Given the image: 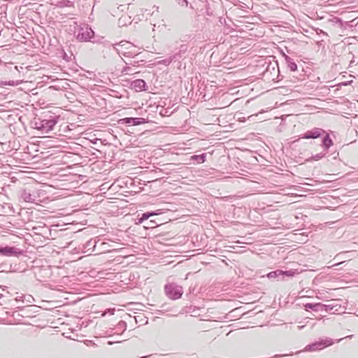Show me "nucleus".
<instances>
[{"label": "nucleus", "mask_w": 358, "mask_h": 358, "mask_svg": "<svg viewBox=\"0 0 358 358\" xmlns=\"http://www.w3.org/2000/svg\"><path fill=\"white\" fill-rule=\"evenodd\" d=\"M59 116L48 112L40 117H36L31 121V127L40 131L41 134H46L52 131L57 124Z\"/></svg>", "instance_id": "1"}, {"label": "nucleus", "mask_w": 358, "mask_h": 358, "mask_svg": "<svg viewBox=\"0 0 358 358\" xmlns=\"http://www.w3.org/2000/svg\"><path fill=\"white\" fill-rule=\"evenodd\" d=\"M113 48L120 56L134 57L140 53L134 45L127 41H122L120 43H115L113 45Z\"/></svg>", "instance_id": "2"}, {"label": "nucleus", "mask_w": 358, "mask_h": 358, "mask_svg": "<svg viewBox=\"0 0 358 358\" xmlns=\"http://www.w3.org/2000/svg\"><path fill=\"white\" fill-rule=\"evenodd\" d=\"M183 287L175 282H168L164 285L165 295L171 300L180 299L183 294Z\"/></svg>", "instance_id": "3"}, {"label": "nucleus", "mask_w": 358, "mask_h": 358, "mask_svg": "<svg viewBox=\"0 0 358 358\" xmlns=\"http://www.w3.org/2000/svg\"><path fill=\"white\" fill-rule=\"evenodd\" d=\"M324 310L331 314H341L345 312L346 307L341 304V300H331L329 304H323Z\"/></svg>", "instance_id": "4"}, {"label": "nucleus", "mask_w": 358, "mask_h": 358, "mask_svg": "<svg viewBox=\"0 0 358 358\" xmlns=\"http://www.w3.org/2000/svg\"><path fill=\"white\" fill-rule=\"evenodd\" d=\"M94 36V32L87 24H84L78 29L77 39L80 41H89Z\"/></svg>", "instance_id": "5"}, {"label": "nucleus", "mask_w": 358, "mask_h": 358, "mask_svg": "<svg viewBox=\"0 0 358 358\" xmlns=\"http://www.w3.org/2000/svg\"><path fill=\"white\" fill-rule=\"evenodd\" d=\"M24 251L14 246H0V256L3 257H20L23 255Z\"/></svg>", "instance_id": "6"}, {"label": "nucleus", "mask_w": 358, "mask_h": 358, "mask_svg": "<svg viewBox=\"0 0 358 358\" xmlns=\"http://www.w3.org/2000/svg\"><path fill=\"white\" fill-rule=\"evenodd\" d=\"M333 341L330 338L325 340H321L320 341L315 342L312 344L308 345L306 347V351H317L324 349L326 347L330 346L333 344Z\"/></svg>", "instance_id": "7"}, {"label": "nucleus", "mask_w": 358, "mask_h": 358, "mask_svg": "<svg viewBox=\"0 0 358 358\" xmlns=\"http://www.w3.org/2000/svg\"><path fill=\"white\" fill-rule=\"evenodd\" d=\"M20 199L27 203H36L38 201V195L35 192H31L30 189H23L20 192Z\"/></svg>", "instance_id": "8"}, {"label": "nucleus", "mask_w": 358, "mask_h": 358, "mask_svg": "<svg viewBox=\"0 0 358 358\" xmlns=\"http://www.w3.org/2000/svg\"><path fill=\"white\" fill-rule=\"evenodd\" d=\"M326 131L321 128H314L308 130L301 135V138L304 139H315L323 136Z\"/></svg>", "instance_id": "9"}, {"label": "nucleus", "mask_w": 358, "mask_h": 358, "mask_svg": "<svg viewBox=\"0 0 358 358\" xmlns=\"http://www.w3.org/2000/svg\"><path fill=\"white\" fill-rule=\"evenodd\" d=\"M120 121L122 123L133 126L143 124L148 122V121L143 117H125L120 120Z\"/></svg>", "instance_id": "10"}, {"label": "nucleus", "mask_w": 358, "mask_h": 358, "mask_svg": "<svg viewBox=\"0 0 358 358\" xmlns=\"http://www.w3.org/2000/svg\"><path fill=\"white\" fill-rule=\"evenodd\" d=\"M131 87L136 92L147 90V84L143 79H136L131 82Z\"/></svg>", "instance_id": "11"}, {"label": "nucleus", "mask_w": 358, "mask_h": 358, "mask_svg": "<svg viewBox=\"0 0 358 358\" xmlns=\"http://www.w3.org/2000/svg\"><path fill=\"white\" fill-rule=\"evenodd\" d=\"M162 213L159 210L155 212H146L142 214L141 217L137 219L136 224H142L143 222L148 220L152 216L160 215Z\"/></svg>", "instance_id": "12"}, {"label": "nucleus", "mask_w": 358, "mask_h": 358, "mask_svg": "<svg viewBox=\"0 0 358 358\" xmlns=\"http://www.w3.org/2000/svg\"><path fill=\"white\" fill-rule=\"evenodd\" d=\"M304 309L307 311L309 310H312L315 312L324 310L323 304L321 303H307L304 305Z\"/></svg>", "instance_id": "13"}, {"label": "nucleus", "mask_w": 358, "mask_h": 358, "mask_svg": "<svg viewBox=\"0 0 358 358\" xmlns=\"http://www.w3.org/2000/svg\"><path fill=\"white\" fill-rule=\"evenodd\" d=\"M283 57L286 62L287 68L291 71H296L297 70V65L295 63V62L294 61V59L292 58L289 57V56H287V55H285V53H283Z\"/></svg>", "instance_id": "14"}, {"label": "nucleus", "mask_w": 358, "mask_h": 358, "mask_svg": "<svg viewBox=\"0 0 358 358\" xmlns=\"http://www.w3.org/2000/svg\"><path fill=\"white\" fill-rule=\"evenodd\" d=\"M322 137V146L325 150H327L333 145V141L331 139L329 134L327 132Z\"/></svg>", "instance_id": "15"}, {"label": "nucleus", "mask_w": 358, "mask_h": 358, "mask_svg": "<svg viewBox=\"0 0 358 358\" xmlns=\"http://www.w3.org/2000/svg\"><path fill=\"white\" fill-rule=\"evenodd\" d=\"M281 275H282V270H275L274 271H271L270 273H268L267 274V277L269 278V279H271V278H277L278 280H281Z\"/></svg>", "instance_id": "16"}, {"label": "nucleus", "mask_w": 358, "mask_h": 358, "mask_svg": "<svg viewBox=\"0 0 358 358\" xmlns=\"http://www.w3.org/2000/svg\"><path fill=\"white\" fill-rule=\"evenodd\" d=\"M206 154L202 153L201 155H194L191 157L192 160L196 161L198 164L203 163L206 161Z\"/></svg>", "instance_id": "17"}, {"label": "nucleus", "mask_w": 358, "mask_h": 358, "mask_svg": "<svg viewBox=\"0 0 358 358\" xmlns=\"http://www.w3.org/2000/svg\"><path fill=\"white\" fill-rule=\"evenodd\" d=\"M177 54L170 56L168 58L159 61L158 64H163L164 66H169L176 58Z\"/></svg>", "instance_id": "18"}, {"label": "nucleus", "mask_w": 358, "mask_h": 358, "mask_svg": "<svg viewBox=\"0 0 358 358\" xmlns=\"http://www.w3.org/2000/svg\"><path fill=\"white\" fill-rule=\"evenodd\" d=\"M296 273H298V272L296 270L282 271L281 279L283 280L285 276L289 278L293 277Z\"/></svg>", "instance_id": "19"}, {"label": "nucleus", "mask_w": 358, "mask_h": 358, "mask_svg": "<svg viewBox=\"0 0 358 358\" xmlns=\"http://www.w3.org/2000/svg\"><path fill=\"white\" fill-rule=\"evenodd\" d=\"M326 154H327V152L318 153V154L313 155L310 158L307 159L306 161L312 162L313 160H315V161L320 160V159H322L326 155Z\"/></svg>", "instance_id": "20"}, {"label": "nucleus", "mask_w": 358, "mask_h": 358, "mask_svg": "<svg viewBox=\"0 0 358 358\" xmlns=\"http://www.w3.org/2000/svg\"><path fill=\"white\" fill-rule=\"evenodd\" d=\"M122 60L126 64V66L122 69V73L124 74H129L131 71V67L129 63L126 62L122 58Z\"/></svg>", "instance_id": "21"}, {"label": "nucleus", "mask_w": 358, "mask_h": 358, "mask_svg": "<svg viewBox=\"0 0 358 358\" xmlns=\"http://www.w3.org/2000/svg\"><path fill=\"white\" fill-rule=\"evenodd\" d=\"M158 224L156 223V222L153 220H150L149 222H147L146 225L144 226L145 229H152L155 228Z\"/></svg>", "instance_id": "22"}, {"label": "nucleus", "mask_w": 358, "mask_h": 358, "mask_svg": "<svg viewBox=\"0 0 358 358\" xmlns=\"http://www.w3.org/2000/svg\"><path fill=\"white\" fill-rule=\"evenodd\" d=\"M348 253H349V252H340L338 254H337L334 259H336L338 260H341V259H343L344 258H346V257H344V256H346L348 255Z\"/></svg>", "instance_id": "23"}, {"label": "nucleus", "mask_w": 358, "mask_h": 358, "mask_svg": "<svg viewBox=\"0 0 358 358\" xmlns=\"http://www.w3.org/2000/svg\"><path fill=\"white\" fill-rule=\"evenodd\" d=\"M177 3L182 6V7H187L188 6V1L187 0H176Z\"/></svg>", "instance_id": "24"}, {"label": "nucleus", "mask_w": 358, "mask_h": 358, "mask_svg": "<svg viewBox=\"0 0 358 358\" xmlns=\"http://www.w3.org/2000/svg\"><path fill=\"white\" fill-rule=\"evenodd\" d=\"M117 328L119 329H123V330L124 331L126 329H127V324L124 321H120L118 324H117Z\"/></svg>", "instance_id": "25"}, {"label": "nucleus", "mask_w": 358, "mask_h": 358, "mask_svg": "<svg viewBox=\"0 0 358 358\" xmlns=\"http://www.w3.org/2000/svg\"><path fill=\"white\" fill-rule=\"evenodd\" d=\"M5 85L13 86V85H15L16 84L15 83L14 81H9L8 83H6Z\"/></svg>", "instance_id": "26"}, {"label": "nucleus", "mask_w": 358, "mask_h": 358, "mask_svg": "<svg viewBox=\"0 0 358 358\" xmlns=\"http://www.w3.org/2000/svg\"><path fill=\"white\" fill-rule=\"evenodd\" d=\"M23 298H24V296H21L17 297V298H16V301H23Z\"/></svg>", "instance_id": "27"}, {"label": "nucleus", "mask_w": 358, "mask_h": 358, "mask_svg": "<svg viewBox=\"0 0 358 358\" xmlns=\"http://www.w3.org/2000/svg\"><path fill=\"white\" fill-rule=\"evenodd\" d=\"M344 262H345V261H342V262H338V263H336V264H334L333 266H338V265H340V264H343Z\"/></svg>", "instance_id": "28"}, {"label": "nucleus", "mask_w": 358, "mask_h": 358, "mask_svg": "<svg viewBox=\"0 0 358 358\" xmlns=\"http://www.w3.org/2000/svg\"><path fill=\"white\" fill-rule=\"evenodd\" d=\"M137 64H138V62H134V63H132V62L129 63L130 65H133L134 66H136Z\"/></svg>", "instance_id": "29"}, {"label": "nucleus", "mask_w": 358, "mask_h": 358, "mask_svg": "<svg viewBox=\"0 0 358 358\" xmlns=\"http://www.w3.org/2000/svg\"><path fill=\"white\" fill-rule=\"evenodd\" d=\"M151 357V355H146V356H143V357H141L140 358H148V357Z\"/></svg>", "instance_id": "30"}, {"label": "nucleus", "mask_w": 358, "mask_h": 358, "mask_svg": "<svg viewBox=\"0 0 358 358\" xmlns=\"http://www.w3.org/2000/svg\"><path fill=\"white\" fill-rule=\"evenodd\" d=\"M304 327H305L304 325H303V326H299V327H298V329H299V330H301V329H302Z\"/></svg>", "instance_id": "31"}, {"label": "nucleus", "mask_w": 358, "mask_h": 358, "mask_svg": "<svg viewBox=\"0 0 358 358\" xmlns=\"http://www.w3.org/2000/svg\"><path fill=\"white\" fill-rule=\"evenodd\" d=\"M109 311H110V314H112V315H113V313H114V310H110Z\"/></svg>", "instance_id": "32"}, {"label": "nucleus", "mask_w": 358, "mask_h": 358, "mask_svg": "<svg viewBox=\"0 0 358 358\" xmlns=\"http://www.w3.org/2000/svg\"><path fill=\"white\" fill-rule=\"evenodd\" d=\"M357 316H358V314H357Z\"/></svg>", "instance_id": "33"}]
</instances>
